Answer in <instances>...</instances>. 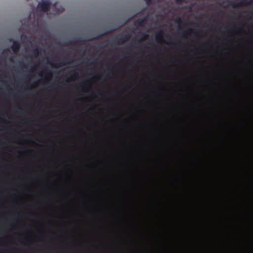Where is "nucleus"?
Instances as JSON below:
<instances>
[{
	"mask_svg": "<svg viewBox=\"0 0 253 253\" xmlns=\"http://www.w3.org/2000/svg\"><path fill=\"white\" fill-rule=\"evenodd\" d=\"M51 6V3L49 0H42L39 2L37 8L39 10L43 12H47Z\"/></svg>",
	"mask_w": 253,
	"mask_h": 253,
	"instance_id": "f257e3e1",
	"label": "nucleus"
},
{
	"mask_svg": "<svg viewBox=\"0 0 253 253\" xmlns=\"http://www.w3.org/2000/svg\"><path fill=\"white\" fill-rule=\"evenodd\" d=\"M228 4L233 7H237L240 6H248L251 5L253 2V0H241L238 2H234L233 1L228 0Z\"/></svg>",
	"mask_w": 253,
	"mask_h": 253,
	"instance_id": "f03ea898",
	"label": "nucleus"
},
{
	"mask_svg": "<svg viewBox=\"0 0 253 253\" xmlns=\"http://www.w3.org/2000/svg\"><path fill=\"white\" fill-rule=\"evenodd\" d=\"M21 42L19 41H13L12 45L11 46L10 48L14 53H17L19 51L20 46H21Z\"/></svg>",
	"mask_w": 253,
	"mask_h": 253,
	"instance_id": "7ed1b4c3",
	"label": "nucleus"
},
{
	"mask_svg": "<svg viewBox=\"0 0 253 253\" xmlns=\"http://www.w3.org/2000/svg\"><path fill=\"white\" fill-rule=\"evenodd\" d=\"M130 38V35L126 34L119 37L117 39V42L119 44H122L127 41Z\"/></svg>",
	"mask_w": 253,
	"mask_h": 253,
	"instance_id": "20e7f679",
	"label": "nucleus"
},
{
	"mask_svg": "<svg viewBox=\"0 0 253 253\" xmlns=\"http://www.w3.org/2000/svg\"><path fill=\"white\" fill-rule=\"evenodd\" d=\"M147 21V17H144L142 18H140L137 19L135 22V24L136 25L137 27H143Z\"/></svg>",
	"mask_w": 253,
	"mask_h": 253,
	"instance_id": "39448f33",
	"label": "nucleus"
},
{
	"mask_svg": "<svg viewBox=\"0 0 253 253\" xmlns=\"http://www.w3.org/2000/svg\"><path fill=\"white\" fill-rule=\"evenodd\" d=\"M194 31L197 35H199L202 32L201 30H194L192 28H189L187 30H186L184 33V34L188 35L189 33L192 31Z\"/></svg>",
	"mask_w": 253,
	"mask_h": 253,
	"instance_id": "423d86ee",
	"label": "nucleus"
},
{
	"mask_svg": "<svg viewBox=\"0 0 253 253\" xmlns=\"http://www.w3.org/2000/svg\"><path fill=\"white\" fill-rule=\"evenodd\" d=\"M43 72L45 75V79L49 80L52 77V72L51 70H47V69L44 70L43 71Z\"/></svg>",
	"mask_w": 253,
	"mask_h": 253,
	"instance_id": "0eeeda50",
	"label": "nucleus"
},
{
	"mask_svg": "<svg viewBox=\"0 0 253 253\" xmlns=\"http://www.w3.org/2000/svg\"><path fill=\"white\" fill-rule=\"evenodd\" d=\"M163 31L162 30H159L158 32H157L155 34V38L157 40H159L160 39H163Z\"/></svg>",
	"mask_w": 253,
	"mask_h": 253,
	"instance_id": "6e6552de",
	"label": "nucleus"
},
{
	"mask_svg": "<svg viewBox=\"0 0 253 253\" xmlns=\"http://www.w3.org/2000/svg\"><path fill=\"white\" fill-rule=\"evenodd\" d=\"M68 62H64V61H62V62H60L58 63H56V64H53V63H51V65L53 66V67H60L61 66H62V65H65L67 64Z\"/></svg>",
	"mask_w": 253,
	"mask_h": 253,
	"instance_id": "1a4fd4ad",
	"label": "nucleus"
},
{
	"mask_svg": "<svg viewBox=\"0 0 253 253\" xmlns=\"http://www.w3.org/2000/svg\"><path fill=\"white\" fill-rule=\"evenodd\" d=\"M39 48L37 47V46H36L34 47V49L33 50V56L35 57H37L39 55Z\"/></svg>",
	"mask_w": 253,
	"mask_h": 253,
	"instance_id": "9d476101",
	"label": "nucleus"
},
{
	"mask_svg": "<svg viewBox=\"0 0 253 253\" xmlns=\"http://www.w3.org/2000/svg\"><path fill=\"white\" fill-rule=\"evenodd\" d=\"M174 22L178 24H180L182 23H184V24H186V22L183 21L182 20V19L179 17H176V18H175Z\"/></svg>",
	"mask_w": 253,
	"mask_h": 253,
	"instance_id": "9b49d317",
	"label": "nucleus"
},
{
	"mask_svg": "<svg viewBox=\"0 0 253 253\" xmlns=\"http://www.w3.org/2000/svg\"><path fill=\"white\" fill-rule=\"evenodd\" d=\"M149 37V34L147 33H144L143 36L139 39L138 42H141L143 40L147 39Z\"/></svg>",
	"mask_w": 253,
	"mask_h": 253,
	"instance_id": "f8f14e48",
	"label": "nucleus"
},
{
	"mask_svg": "<svg viewBox=\"0 0 253 253\" xmlns=\"http://www.w3.org/2000/svg\"><path fill=\"white\" fill-rule=\"evenodd\" d=\"M82 42V41L80 39H77L76 40H74L70 41L69 42V43L70 44H74L76 43L81 42Z\"/></svg>",
	"mask_w": 253,
	"mask_h": 253,
	"instance_id": "ddd939ff",
	"label": "nucleus"
},
{
	"mask_svg": "<svg viewBox=\"0 0 253 253\" xmlns=\"http://www.w3.org/2000/svg\"><path fill=\"white\" fill-rule=\"evenodd\" d=\"M226 32L228 34H231L232 35H234L236 33V32L232 29H229Z\"/></svg>",
	"mask_w": 253,
	"mask_h": 253,
	"instance_id": "4468645a",
	"label": "nucleus"
},
{
	"mask_svg": "<svg viewBox=\"0 0 253 253\" xmlns=\"http://www.w3.org/2000/svg\"><path fill=\"white\" fill-rule=\"evenodd\" d=\"M64 11V8L62 7H60L59 8H57V11H56V13H60Z\"/></svg>",
	"mask_w": 253,
	"mask_h": 253,
	"instance_id": "2eb2a0df",
	"label": "nucleus"
},
{
	"mask_svg": "<svg viewBox=\"0 0 253 253\" xmlns=\"http://www.w3.org/2000/svg\"><path fill=\"white\" fill-rule=\"evenodd\" d=\"M177 4H180L182 2H186V0H175Z\"/></svg>",
	"mask_w": 253,
	"mask_h": 253,
	"instance_id": "dca6fc26",
	"label": "nucleus"
},
{
	"mask_svg": "<svg viewBox=\"0 0 253 253\" xmlns=\"http://www.w3.org/2000/svg\"><path fill=\"white\" fill-rule=\"evenodd\" d=\"M147 5H149L151 3L152 0H144Z\"/></svg>",
	"mask_w": 253,
	"mask_h": 253,
	"instance_id": "f3484780",
	"label": "nucleus"
},
{
	"mask_svg": "<svg viewBox=\"0 0 253 253\" xmlns=\"http://www.w3.org/2000/svg\"><path fill=\"white\" fill-rule=\"evenodd\" d=\"M169 43L174 45H176V44H177L176 42H169Z\"/></svg>",
	"mask_w": 253,
	"mask_h": 253,
	"instance_id": "a211bd4d",
	"label": "nucleus"
},
{
	"mask_svg": "<svg viewBox=\"0 0 253 253\" xmlns=\"http://www.w3.org/2000/svg\"><path fill=\"white\" fill-rule=\"evenodd\" d=\"M53 8H56V3H55L53 6H52Z\"/></svg>",
	"mask_w": 253,
	"mask_h": 253,
	"instance_id": "6ab92c4d",
	"label": "nucleus"
},
{
	"mask_svg": "<svg viewBox=\"0 0 253 253\" xmlns=\"http://www.w3.org/2000/svg\"><path fill=\"white\" fill-rule=\"evenodd\" d=\"M9 60H10V61H11V62H12V61H13V57H10V58H9Z\"/></svg>",
	"mask_w": 253,
	"mask_h": 253,
	"instance_id": "aec40b11",
	"label": "nucleus"
},
{
	"mask_svg": "<svg viewBox=\"0 0 253 253\" xmlns=\"http://www.w3.org/2000/svg\"><path fill=\"white\" fill-rule=\"evenodd\" d=\"M2 75H0V78H1L2 77Z\"/></svg>",
	"mask_w": 253,
	"mask_h": 253,
	"instance_id": "412c9836",
	"label": "nucleus"
},
{
	"mask_svg": "<svg viewBox=\"0 0 253 253\" xmlns=\"http://www.w3.org/2000/svg\"><path fill=\"white\" fill-rule=\"evenodd\" d=\"M40 76H42V73H40Z\"/></svg>",
	"mask_w": 253,
	"mask_h": 253,
	"instance_id": "4be33fe9",
	"label": "nucleus"
}]
</instances>
